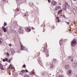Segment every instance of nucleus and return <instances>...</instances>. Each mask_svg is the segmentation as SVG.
<instances>
[{
  "label": "nucleus",
  "mask_w": 77,
  "mask_h": 77,
  "mask_svg": "<svg viewBox=\"0 0 77 77\" xmlns=\"http://www.w3.org/2000/svg\"><path fill=\"white\" fill-rule=\"evenodd\" d=\"M5 60L6 62H7V61H8V58H6L5 59Z\"/></svg>",
  "instance_id": "bb28decb"
},
{
  "label": "nucleus",
  "mask_w": 77,
  "mask_h": 77,
  "mask_svg": "<svg viewBox=\"0 0 77 77\" xmlns=\"http://www.w3.org/2000/svg\"><path fill=\"white\" fill-rule=\"evenodd\" d=\"M14 27H18V25H14Z\"/></svg>",
  "instance_id": "cd10ccee"
},
{
  "label": "nucleus",
  "mask_w": 77,
  "mask_h": 77,
  "mask_svg": "<svg viewBox=\"0 0 77 77\" xmlns=\"http://www.w3.org/2000/svg\"><path fill=\"white\" fill-rule=\"evenodd\" d=\"M9 68L11 69L13 68V66H12V64H10V65L9 66Z\"/></svg>",
  "instance_id": "2eb2a0df"
},
{
  "label": "nucleus",
  "mask_w": 77,
  "mask_h": 77,
  "mask_svg": "<svg viewBox=\"0 0 77 77\" xmlns=\"http://www.w3.org/2000/svg\"><path fill=\"white\" fill-rule=\"evenodd\" d=\"M24 77H29L28 76H25Z\"/></svg>",
  "instance_id": "49530a36"
},
{
  "label": "nucleus",
  "mask_w": 77,
  "mask_h": 77,
  "mask_svg": "<svg viewBox=\"0 0 77 77\" xmlns=\"http://www.w3.org/2000/svg\"><path fill=\"white\" fill-rule=\"evenodd\" d=\"M11 59H10V60H9V63H11V62H10V61H11Z\"/></svg>",
  "instance_id": "79ce46f5"
},
{
  "label": "nucleus",
  "mask_w": 77,
  "mask_h": 77,
  "mask_svg": "<svg viewBox=\"0 0 77 77\" xmlns=\"http://www.w3.org/2000/svg\"><path fill=\"white\" fill-rule=\"evenodd\" d=\"M51 4H52L53 6H56V4H57V2H56L54 1H52L51 2Z\"/></svg>",
  "instance_id": "20e7f679"
},
{
  "label": "nucleus",
  "mask_w": 77,
  "mask_h": 77,
  "mask_svg": "<svg viewBox=\"0 0 77 77\" xmlns=\"http://www.w3.org/2000/svg\"><path fill=\"white\" fill-rule=\"evenodd\" d=\"M32 30H33V29H35V28H33V27H32Z\"/></svg>",
  "instance_id": "a19ab883"
},
{
  "label": "nucleus",
  "mask_w": 77,
  "mask_h": 77,
  "mask_svg": "<svg viewBox=\"0 0 77 77\" xmlns=\"http://www.w3.org/2000/svg\"><path fill=\"white\" fill-rule=\"evenodd\" d=\"M63 17L64 18H65V17H66L65 15H64V14H63Z\"/></svg>",
  "instance_id": "72a5a7b5"
},
{
  "label": "nucleus",
  "mask_w": 77,
  "mask_h": 77,
  "mask_svg": "<svg viewBox=\"0 0 77 77\" xmlns=\"http://www.w3.org/2000/svg\"><path fill=\"white\" fill-rule=\"evenodd\" d=\"M1 35H2V33H0V36H1Z\"/></svg>",
  "instance_id": "a18cd8bd"
},
{
  "label": "nucleus",
  "mask_w": 77,
  "mask_h": 77,
  "mask_svg": "<svg viewBox=\"0 0 77 77\" xmlns=\"http://www.w3.org/2000/svg\"><path fill=\"white\" fill-rule=\"evenodd\" d=\"M6 25H7V23H5V22L4 23V26H6Z\"/></svg>",
  "instance_id": "393cba45"
},
{
  "label": "nucleus",
  "mask_w": 77,
  "mask_h": 77,
  "mask_svg": "<svg viewBox=\"0 0 77 77\" xmlns=\"http://www.w3.org/2000/svg\"><path fill=\"white\" fill-rule=\"evenodd\" d=\"M65 23H66V24H69V22H67V21H66V22H65Z\"/></svg>",
  "instance_id": "b1692460"
},
{
  "label": "nucleus",
  "mask_w": 77,
  "mask_h": 77,
  "mask_svg": "<svg viewBox=\"0 0 77 77\" xmlns=\"http://www.w3.org/2000/svg\"><path fill=\"white\" fill-rule=\"evenodd\" d=\"M65 68L67 69L69 68V64H66L65 66Z\"/></svg>",
  "instance_id": "6e6552de"
},
{
  "label": "nucleus",
  "mask_w": 77,
  "mask_h": 77,
  "mask_svg": "<svg viewBox=\"0 0 77 77\" xmlns=\"http://www.w3.org/2000/svg\"><path fill=\"white\" fill-rule=\"evenodd\" d=\"M59 4L60 5H61V4L60 3H59Z\"/></svg>",
  "instance_id": "de8ad7c7"
},
{
  "label": "nucleus",
  "mask_w": 77,
  "mask_h": 77,
  "mask_svg": "<svg viewBox=\"0 0 77 77\" xmlns=\"http://www.w3.org/2000/svg\"><path fill=\"white\" fill-rule=\"evenodd\" d=\"M71 45L72 47H74L77 45V42H76V39H74L72 41L71 43Z\"/></svg>",
  "instance_id": "f257e3e1"
},
{
  "label": "nucleus",
  "mask_w": 77,
  "mask_h": 77,
  "mask_svg": "<svg viewBox=\"0 0 77 77\" xmlns=\"http://www.w3.org/2000/svg\"><path fill=\"white\" fill-rule=\"evenodd\" d=\"M41 27H42V26H41Z\"/></svg>",
  "instance_id": "8fccbe9b"
},
{
  "label": "nucleus",
  "mask_w": 77,
  "mask_h": 77,
  "mask_svg": "<svg viewBox=\"0 0 77 77\" xmlns=\"http://www.w3.org/2000/svg\"><path fill=\"white\" fill-rule=\"evenodd\" d=\"M3 41V40L2 38H0V44H2V42Z\"/></svg>",
  "instance_id": "aec40b11"
},
{
  "label": "nucleus",
  "mask_w": 77,
  "mask_h": 77,
  "mask_svg": "<svg viewBox=\"0 0 77 77\" xmlns=\"http://www.w3.org/2000/svg\"><path fill=\"white\" fill-rule=\"evenodd\" d=\"M7 56H9V53H7Z\"/></svg>",
  "instance_id": "7c9ffc66"
},
{
  "label": "nucleus",
  "mask_w": 77,
  "mask_h": 77,
  "mask_svg": "<svg viewBox=\"0 0 77 77\" xmlns=\"http://www.w3.org/2000/svg\"><path fill=\"white\" fill-rule=\"evenodd\" d=\"M19 11H20V9H19V8H17L16 9L15 14H19Z\"/></svg>",
  "instance_id": "39448f33"
},
{
  "label": "nucleus",
  "mask_w": 77,
  "mask_h": 77,
  "mask_svg": "<svg viewBox=\"0 0 77 77\" xmlns=\"http://www.w3.org/2000/svg\"><path fill=\"white\" fill-rule=\"evenodd\" d=\"M18 31L19 33H21L23 32V30H22L21 28H20L19 30H18Z\"/></svg>",
  "instance_id": "ddd939ff"
},
{
  "label": "nucleus",
  "mask_w": 77,
  "mask_h": 77,
  "mask_svg": "<svg viewBox=\"0 0 77 77\" xmlns=\"http://www.w3.org/2000/svg\"><path fill=\"white\" fill-rule=\"evenodd\" d=\"M23 17H26V16H27V15L26 14V13H24L23 14Z\"/></svg>",
  "instance_id": "5701e85b"
},
{
  "label": "nucleus",
  "mask_w": 77,
  "mask_h": 77,
  "mask_svg": "<svg viewBox=\"0 0 77 77\" xmlns=\"http://www.w3.org/2000/svg\"><path fill=\"white\" fill-rule=\"evenodd\" d=\"M57 18L58 20V23H59V17H57Z\"/></svg>",
  "instance_id": "c85d7f7f"
},
{
  "label": "nucleus",
  "mask_w": 77,
  "mask_h": 77,
  "mask_svg": "<svg viewBox=\"0 0 77 77\" xmlns=\"http://www.w3.org/2000/svg\"><path fill=\"white\" fill-rule=\"evenodd\" d=\"M77 0H73V2H75V1H77Z\"/></svg>",
  "instance_id": "c03bdc74"
},
{
  "label": "nucleus",
  "mask_w": 77,
  "mask_h": 77,
  "mask_svg": "<svg viewBox=\"0 0 77 77\" xmlns=\"http://www.w3.org/2000/svg\"><path fill=\"white\" fill-rule=\"evenodd\" d=\"M25 71L26 72H29V71H28V70H27L26 69L25 70Z\"/></svg>",
  "instance_id": "2f4dec72"
},
{
  "label": "nucleus",
  "mask_w": 77,
  "mask_h": 77,
  "mask_svg": "<svg viewBox=\"0 0 77 77\" xmlns=\"http://www.w3.org/2000/svg\"><path fill=\"white\" fill-rule=\"evenodd\" d=\"M50 75H51V74H50Z\"/></svg>",
  "instance_id": "3c124183"
},
{
  "label": "nucleus",
  "mask_w": 77,
  "mask_h": 77,
  "mask_svg": "<svg viewBox=\"0 0 77 77\" xmlns=\"http://www.w3.org/2000/svg\"><path fill=\"white\" fill-rule=\"evenodd\" d=\"M30 74L32 75H33L35 74V72H34V71H32V72H31Z\"/></svg>",
  "instance_id": "4468645a"
},
{
  "label": "nucleus",
  "mask_w": 77,
  "mask_h": 77,
  "mask_svg": "<svg viewBox=\"0 0 77 77\" xmlns=\"http://www.w3.org/2000/svg\"><path fill=\"white\" fill-rule=\"evenodd\" d=\"M48 3H50V2H51V1H50V0H48Z\"/></svg>",
  "instance_id": "f704fd0d"
},
{
  "label": "nucleus",
  "mask_w": 77,
  "mask_h": 77,
  "mask_svg": "<svg viewBox=\"0 0 77 77\" xmlns=\"http://www.w3.org/2000/svg\"><path fill=\"white\" fill-rule=\"evenodd\" d=\"M21 72H25V70H22L21 71Z\"/></svg>",
  "instance_id": "c756f323"
},
{
  "label": "nucleus",
  "mask_w": 77,
  "mask_h": 77,
  "mask_svg": "<svg viewBox=\"0 0 77 77\" xmlns=\"http://www.w3.org/2000/svg\"><path fill=\"white\" fill-rule=\"evenodd\" d=\"M44 52H46V57H48V56H49V54H48V51L47 50H46V49L45 48H44V50L43 51Z\"/></svg>",
  "instance_id": "f03ea898"
},
{
  "label": "nucleus",
  "mask_w": 77,
  "mask_h": 77,
  "mask_svg": "<svg viewBox=\"0 0 77 77\" xmlns=\"http://www.w3.org/2000/svg\"><path fill=\"white\" fill-rule=\"evenodd\" d=\"M3 62H5V59H3Z\"/></svg>",
  "instance_id": "58836bf2"
},
{
  "label": "nucleus",
  "mask_w": 77,
  "mask_h": 77,
  "mask_svg": "<svg viewBox=\"0 0 77 77\" xmlns=\"http://www.w3.org/2000/svg\"><path fill=\"white\" fill-rule=\"evenodd\" d=\"M61 9V7L60 6H57L55 8V11H56L57 10V9L59 10V9Z\"/></svg>",
  "instance_id": "0eeeda50"
},
{
  "label": "nucleus",
  "mask_w": 77,
  "mask_h": 77,
  "mask_svg": "<svg viewBox=\"0 0 77 77\" xmlns=\"http://www.w3.org/2000/svg\"><path fill=\"white\" fill-rule=\"evenodd\" d=\"M11 53H11V54H14V52H13H13H11Z\"/></svg>",
  "instance_id": "c9c22d12"
},
{
  "label": "nucleus",
  "mask_w": 77,
  "mask_h": 77,
  "mask_svg": "<svg viewBox=\"0 0 77 77\" xmlns=\"http://www.w3.org/2000/svg\"><path fill=\"white\" fill-rule=\"evenodd\" d=\"M2 29H3V30L4 32H6L7 29L6 28H5V27L2 26Z\"/></svg>",
  "instance_id": "1a4fd4ad"
},
{
  "label": "nucleus",
  "mask_w": 77,
  "mask_h": 77,
  "mask_svg": "<svg viewBox=\"0 0 77 77\" xmlns=\"http://www.w3.org/2000/svg\"><path fill=\"white\" fill-rule=\"evenodd\" d=\"M62 40H60V44H61V42H62Z\"/></svg>",
  "instance_id": "a878e982"
},
{
  "label": "nucleus",
  "mask_w": 77,
  "mask_h": 77,
  "mask_svg": "<svg viewBox=\"0 0 77 77\" xmlns=\"http://www.w3.org/2000/svg\"><path fill=\"white\" fill-rule=\"evenodd\" d=\"M51 66L50 67V68L51 70H53V64H51Z\"/></svg>",
  "instance_id": "f3484780"
},
{
  "label": "nucleus",
  "mask_w": 77,
  "mask_h": 77,
  "mask_svg": "<svg viewBox=\"0 0 77 77\" xmlns=\"http://www.w3.org/2000/svg\"><path fill=\"white\" fill-rule=\"evenodd\" d=\"M38 59H39V61H40V59H41V57H39L38 58Z\"/></svg>",
  "instance_id": "4c0bfd02"
},
{
  "label": "nucleus",
  "mask_w": 77,
  "mask_h": 77,
  "mask_svg": "<svg viewBox=\"0 0 77 77\" xmlns=\"http://www.w3.org/2000/svg\"><path fill=\"white\" fill-rule=\"evenodd\" d=\"M23 68H26V65L25 64L23 65Z\"/></svg>",
  "instance_id": "473e14b6"
},
{
  "label": "nucleus",
  "mask_w": 77,
  "mask_h": 77,
  "mask_svg": "<svg viewBox=\"0 0 77 77\" xmlns=\"http://www.w3.org/2000/svg\"><path fill=\"white\" fill-rule=\"evenodd\" d=\"M54 60H55V62H56L57 61V60L56 59H54Z\"/></svg>",
  "instance_id": "e433bc0d"
},
{
  "label": "nucleus",
  "mask_w": 77,
  "mask_h": 77,
  "mask_svg": "<svg viewBox=\"0 0 77 77\" xmlns=\"http://www.w3.org/2000/svg\"><path fill=\"white\" fill-rule=\"evenodd\" d=\"M42 74H43L44 75H47V72H42Z\"/></svg>",
  "instance_id": "f8f14e48"
},
{
  "label": "nucleus",
  "mask_w": 77,
  "mask_h": 77,
  "mask_svg": "<svg viewBox=\"0 0 77 77\" xmlns=\"http://www.w3.org/2000/svg\"><path fill=\"white\" fill-rule=\"evenodd\" d=\"M69 58H72V59L71 60V62H73V59H72L73 58V57H69Z\"/></svg>",
  "instance_id": "6ab92c4d"
},
{
  "label": "nucleus",
  "mask_w": 77,
  "mask_h": 77,
  "mask_svg": "<svg viewBox=\"0 0 77 77\" xmlns=\"http://www.w3.org/2000/svg\"><path fill=\"white\" fill-rule=\"evenodd\" d=\"M26 30L28 32H30V31H31V29H30V28L27 27L26 28Z\"/></svg>",
  "instance_id": "9d476101"
},
{
  "label": "nucleus",
  "mask_w": 77,
  "mask_h": 77,
  "mask_svg": "<svg viewBox=\"0 0 77 77\" xmlns=\"http://www.w3.org/2000/svg\"><path fill=\"white\" fill-rule=\"evenodd\" d=\"M9 75H11V73H9Z\"/></svg>",
  "instance_id": "09e8293b"
},
{
  "label": "nucleus",
  "mask_w": 77,
  "mask_h": 77,
  "mask_svg": "<svg viewBox=\"0 0 77 77\" xmlns=\"http://www.w3.org/2000/svg\"><path fill=\"white\" fill-rule=\"evenodd\" d=\"M6 0H2L3 2H5V1H6Z\"/></svg>",
  "instance_id": "37998d69"
},
{
  "label": "nucleus",
  "mask_w": 77,
  "mask_h": 77,
  "mask_svg": "<svg viewBox=\"0 0 77 77\" xmlns=\"http://www.w3.org/2000/svg\"><path fill=\"white\" fill-rule=\"evenodd\" d=\"M24 48H25V47L21 45L20 48V49L21 50H26V51H27V48H26V49H25Z\"/></svg>",
  "instance_id": "7ed1b4c3"
},
{
  "label": "nucleus",
  "mask_w": 77,
  "mask_h": 77,
  "mask_svg": "<svg viewBox=\"0 0 77 77\" xmlns=\"http://www.w3.org/2000/svg\"><path fill=\"white\" fill-rule=\"evenodd\" d=\"M9 46L10 47H11V46H12V44H9Z\"/></svg>",
  "instance_id": "ea45409f"
},
{
  "label": "nucleus",
  "mask_w": 77,
  "mask_h": 77,
  "mask_svg": "<svg viewBox=\"0 0 77 77\" xmlns=\"http://www.w3.org/2000/svg\"><path fill=\"white\" fill-rule=\"evenodd\" d=\"M63 9L64 11H66V7H63Z\"/></svg>",
  "instance_id": "412c9836"
},
{
  "label": "nucleus",
  "mask_w": 77,
  "mask_h": 77,
  "mask_svg": "<svg viewBox=\"0 0 77 77\" xmlns=\"http://www.w3.org/2000/svg\"><path fill=\"white\" fill-rule=\"evenodd\" d=\"M38 63H39L40 65H41V66H42L43 65L42 63V62H41V61H39Z\"/></svg>",
  "instance_id": "dca6fc26"
},
{
  "label": "nucleus",
  "mask_w": 77,
  "mask_h": 77,
  "mask_svg": "<svg viewBox=\"0 0 77 77\" xmlns=\"http://www.w3.org/2000/svg\"><path fill=\"white\" fill-rule=\"evenodd\" d=\"M0 68L2 70H4V68H3V65H2V64H0Z\"/></svg>",
  "instance_id": "9b49d317"
},
{
  "label": "nucleus",
  "mask_w": 77,
  "mask_h": 77,
  "mask_svg": "<svg viewBox=\"0 0 77 77\" xmlns=\"http://www.w3.org/2000/svg\"><path fill=\"white\" fill-rule=\"evenodd\" d=\"M72 70H68L67 71V73L69 75H71L72 74Z\"/></svg>",
  "instance_id": "423d86ee"
},
{
  "label": "nucleus",
  "mask_w": 77,
  "mask_h": 77,
  "mask_svg": "<svg viewBox=\"0 0 77 77\" xmlns=\"http://www.w3.org/2000/svg\"><path fill=\"white\" fill-rule=\"evenodd\" d=\"M68 6V3H66L65 4V7H67Z\"/></svg>",
  "instance_id": "4be33fe9"
},
{
  "label": "nucleus",
  "mask_w": 77,
  "mask_h": 77,
  "mask_svg": "<svg viewBox=\"0 0 77 77\" xmlns=\"http://www.w3.org/2000/svg\"><path fill=\"white\" fill-rule=\"evenodd\" d=\"M62 9L59 11L58 12V14H60V12H62Z\"/></svg>",
  "instance_id": "a211bd4d"
}]
</instances>
